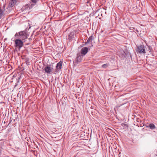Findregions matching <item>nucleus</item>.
<instances>
[{
	"mask_svg": "<svg viewBox=\"0 0 157 157\" xmlns=\"http://www.w3.org/2000/svg\"><path fill=\"white\" fill-rule=\"evenodd\" d=\"M15 39H19L23 40L27 38V35L25 31H21L16 33L14 35Z\"/></svg>",
	"mask_w": 157,
	"mask_h": 157,
	"instance_id": "1",
	"label": "nucleus"
},
{
	"mask_svg": "<svg viewBox=\"0 0 157 157\" xmlns=\"http://www.w3.org/2000/svg\"><path fill=\"white\" fill-rule=\"evenodd\" d=\"M146 47L144 45H140L137 46L136 52L137 54H145L146 53Z\"/></svg>",
	"mask_w": 157,
	"mask_h": 157,
	"instance_id": "2",
	"label": "nucleus"
},
{
	"mask_svg": "<svg viewBox=\"0 0 157 157\" xmlns=\"http://www.w3.org/2000/svg\"><path fill=\"white\" fill-rule=\"evenodd\" d=\"M15 47H18L19 49L23 45V42L22 41V40L20 39H16L15 40Z\"/></svg>",
	"mask_w": 157,
	"mask_h": 157,
	"instance_id": "3",
	"label": "nucleus"
},
{
	"mask_svg": "<svg viewBox=\"0 0 157 157\" xmlns=\"http://www.w3.org/2000/svg\"><path fill=\"white\" fill-rule=\"evenodd\" d=\"M62 64L63 62L61 61H60L57 64L56 66V69L53 72L54 74H56L57 72H58L60 71V69L62 68Z\"/></svg>",
	"mask_w": 157,
	"mask_h": 157,
	"instance_id": "4",
	"label": "nucleus"
},
{
	"mask_svg": "<svg viewBox=\"0 0 157 157\" xmlns=\"http://www.w3.org/2000/svg\"><path fill=\"white\" fill-rule=\"evenodd\" d=\"M34 6V5L32 4H28L24 6L21 9L22 11H28L30 10Z\"/></svg>",
	"mask_w": 157,
	"mask_h": 157,
	"instance_id": "5",
	"label": "nucleus"
},
{
	"mask_svg": "<svg viewBox=\"0 0 157 157\" xmlns=\"http://www.w3.org/2000/svg\"><path fill=\"white\" fill-rule=\"evenodd\" d=\"M83 56L81 55V54L78 53L77 55V56L75 60L77 62H80L82 58L83 57Z\"/></svg>",
	"mask_w": 157,
	"mask_h": 157,
	"instance_id": "6",
	"label": "nucleus"
},
{
	"mask_svg": "<svg viewBox=\"0 0 157 157\" xmlns=\"http://www.w3.org/2000/svg\"><path fill=\"white\" fill-rule=\"evenodd\" d=\"M88 51L87 48L85 47L82 48L81 50V53L83 56L85 55Z\"/></svg>",
	"mask_w": 157,
	"mask_h": 157,
	"instance_id": "7",
	"label": "nucleus"
},
{
	"mask_svg": "<svg viewBox=\"0 0 157 157\" xmlns=\"http://www.w3.org/2000/svg\"><path fill=\"white\" fill-rule=\"evenodd\" d=\"M75 34V33L74 32H73L70 33L68 37V38L69 40H71L73 39L74 38Z\"/></svg>",
	"mask_w": 157,
	"mask_h": 157,
	"instance_id": "8",
	"label": "nucleus"
},
{
	"mask_svg": "<svg viewBox=\"0 0 157 157\" xmlns=\"http://www.w3.org/2000/svg\"><path fill=\"white\" fill-rule=\"evenodd\" d=\"M16 3V0H11L10 1L9 6L10 7H12L14 6Z\"/></svg>",
	"mask_w": 157,
	"mask_h": 157,
	"instance_id": "9",
	"label": "nucleus"
},
{
	"mask_svg": "<svg viewBox=\"0 0 157 157\" xmlns=\"http://www.w3.org/2000/svg\"><path fill=\"white\" fill-rule=\"evenodd\" d=\"M45 72L47 73H49L51 71V67L48 66L44 68Z\"/></svg>",
	"mask_w": 157,
	"mask_h": 157,
	"instance_id": "10",
	"label": "nucleus"
},
{
	"mask_svg": "<svg viewBox=\"0 0 157 157\" xmlns=\"http://www.w3.org/2000/svg\"><path fill=\"white\" fill-rule=\"evenodd\" d=\"M94 39V37L93 36H91L88 39L87 41L85 43L86 44H88L90 42H91L92 40Z\"/></svg>",
	"mask_w": 157,
	"mask_h": 157,
	"instance_id": "11",
	"label": "nucleus"
},
{
	"mask_svg": "<svg viewBox=\"0 0 157 157\" xmlns=\"http://www.w3.org/2000/svg\"><path fill=\"white\" fill-rule=\"evenodd\" d=\"M149 127L150 129H154L155 128V125L153 124H150L149 125Z\"/></svg>",
	"mask_w": 157,
	"mask_h": 157,
	"instance_id": "12",
	"label": "nucleus"
},
{
	"mask_svg": "<svg viewBox=\"0 0 157 157\" xmlns=\"http://www.w3.org/2000/svg\"><path fill=\"white\" fill-rule=\"evenodd\" d=\"M4 13V11L3 10L0 9V19L1 18Z\"/></svg>",
	"mask_w": 157,
	"mask_h": 157,
	"instance_id": "13",
	"label": "nucleus"
},
{
	"mask_svg": "<svg viewBox=\"0 0 157 157\" xmlns=\"http://www.w3.org/2000/svg\"><path fill=\"white\" fill-rule=\"evenodd\" d=\"M39 0H31V1L33 3H32L33 5H34V6L36 4L37 2Z\"/></svg>",
	"mask_w": 157,
	"mask_h": 157,
	"instance_id": "14",
	"label": "nucleus"
},
{
	"mask_svg": "<svg viewBox=\"0 0 157 157\" xmlns=\"http://www.w3.org/2000/svg\"><path fill=\"white\" fill-rule=\"evenodd\" d=\"M108 66H109V65L108 64H107V63L105 64H103L102 66V67H103V68H105L107 67Z\"/></svg>",
	"mask_w": 157,
	"mask_h": 157,
	"instance_id": "15",
	"label": "nucleus"
},
{
	"mask_svg": "<svg viewBox=\"0 0 157 157\" xmlns=\"http://www.w3.org/2000/svg\"><path fill=\"white\" fill-rule=\"evenodd\" d=\"M129 29L131 30H133L136 29V28L135 27H130L129 28Z\"/></svg>",
	"mask_w": 157,
	"mask_h": 157,
	"instance_id": "16",
	"label": "nucleus"
},
{
	"mask_svg": "<svg viewBox=\"0 0 157 157\" xmlns=\"http://www.w3.org/2000/svg\"><path fill=\"white\" fill-rule=\"evenodd\" d=\"M135 31H136L137 33H139V31L138 30L136 29H135Z\"/></svg>",
	"mask_w": 157,
	"mask_h": 157,
	"instance_id": "17",
	"label": "nucleus"
},
{
	"mask_svg": "<svg viewBox=\"0 0 157 157\" xmlns=\"http://www.w3.org/2000/svg\"><path fill=\"white\" fill-rule=\"evenodd\" d=\"M149 50L150 51V52H151V49L150 48L149 46Z\"/></svg>",
	"mask_w": 157,
	"mask_h": 157,
	"instance_id": "18",
	"label": "nucleus"
}]
</instances>
